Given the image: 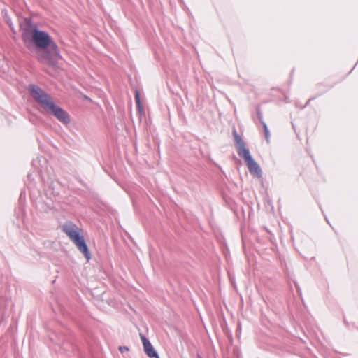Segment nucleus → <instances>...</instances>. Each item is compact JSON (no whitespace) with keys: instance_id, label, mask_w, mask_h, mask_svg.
Returning a JSON list of instances; mask_svg holds the SVG:
<instances>
[{"instance_id":"nucleus-13","label":"nucleus","mask_w":358,"mask_h":358,"mask_svg":"<svg viewBox=\"0 0 358 358\" xmlns=\"http://www.w3.org/2000/svg\"><path fill=\"white\" fill-rule=\"evenodd\" d=\"M198 358H202V357H201L200 356H198Z\"/></svg>"},{"instance_id":"nucleus-7","label":"nucleus","mask_w":358,"mask_h":358,"mask_svg":"<svg viewBox=\"0 0 358 358\" xmlns=\"http://www.w3.org/2000/svg\"><path fill=\"white\" fill-rule=\"evenodd\" d=\"M135 101L136 103L137 108L139 111L142 109L141 99H140V94L138 90H136L135 92Z\"/></svg>"},{"instance_id":"nucleus-5","label":"nucleus","mask_w":358,"mask_h":358,"mask_svg":"<svg viewBox=\"0 0 358 358\" xmlns=\"http://www.w3.org/2000/svg\"><path fill=\"white\" fill-rule=\"evenodd\" d=\"M233 136L236 144L237 152L239 156L245 154V152H249V149L245 147V143L241 137L238 134L236 130L233 131Z\"/></svg>"},{"instance_id":"nucleus-1","label":"nucleus","mask_w":358,"mask_h":358,"mask_svg":"<svg viewBox=\"0 0 358 358\" xmlns=\"http://www.w3.org/2000/svg\"><path fill=\"white\" fill-rule=\"evenodd\" d=\"M25 21L27 27H21V37L25 47L29 50L36 49V57L40 63L56 66L62 58L56 42L47 31L32 24L30 19H25Z\"/></svg>"},{"instance_id":"nucleus-3","label":"nucleus","mask_w":358,"mask_h":358,"mask_svg":"<svg viewBox=\"0 0 358 358\" xmlns=\"http://www.w3.org/2000/svg\"><path fill=\"white\" fill-rule=\"evenodd\" d=\"M63 231L69 237L76 245L79 251L89 261L91 259V253L86 243L85 239L80 232V229L75 224L69 223L63 225Z\"/></svg>"},{"instance_id":"nucleus-9","label":"nucleus","mask_w":358,"mask_h":358,"mask_svg":"<svg viewBox=\"0 0 358 358\" xmlns=\"http://www.w3.org/2000/svg\"><path fill=\"white\" fill-rule=\"evenodd\" d=\"M257 116L259 121L260 122V123L262 124L264 123H266L263 120V114L262 113L260 108H257Z\"/></svg>"},{"instance_id":"nucleus-10","label":"nucleus","mask_w":358,"mask_h":358,"mask_svg":"<svg viewBox=\"0 0 358 358\" xmlns=\"http://www.w3.org/2000/svg\"><path fill=\"white\" fill-rule=\"evenodd\" d=\"M118 349L121 353H124V352L129 350V348L127 346H120Z\"/></svg>"},{"instance_id":"nucleus-11","label":"nucleus","mask_w":358,"mask_h":358,"mask_svg":"<svg viewBox=\"0 0 358 358\" xmlns=\"http://www.w3.org/2000/svg\"><path fill=\"white\" fill-rule=\"evenodd\" d=\"M313 99H309L306 103V105L309 103V102L312 100Z\"/></svg>"},{"instance_id":"nucleus-6","label":"nucleus","mask_w":358,"mask_h":358,"mask_svg":"<svg viewBox=\"0 0 358 358\" xmlns=\"http://www.w3.org/2000/svg\"><path fill=\"white\" fill-rule=\"evenodd\" d=\"M143 345V348L145 354L150 358L152 357H159L157 352L154 349L152 345L147 338V337H141Z\"/></svg>"},{"instance_id":"nucleus-2","label":"nucleus","mask_w":358,"mask_h":358,"mask_svg":"<svg viewBox=\"0 0 358 358\" xmlns=\"http://www.w3.org/2000/svg\"><path fill=\"white\" fill-rule=\"evenodd\" d=\"M27 90L34 100L41 106L48 115L54 116L59 122L64 125L71 122L69 113L62 108L57 106L53 99L45 90L35 84H30Z\"/></svg>"},{"instance_id":"nucleus-8","label":"nucleus","mask_w":358,"mask_h":358,"mask_svg":"<svg viewBox=\"0 0 358 358\" xmlns=\"http://www.w3.org/2000/svg\"><path fill=\"white\" fill-rule=\"evenodd\" d=\"M263 128H264V132L265 135V138L266 139L267 142H268L269 137H270V132L268 130V128L267 127V124L266 123L262 124Z\"/></svg>"},{"instance_id":"nucleus-12","label":"nucleus","mask_w":358,"mask_h":358,"mask_svg":"<svg viewBox=\"0 0 358 358\" xmlns=\"http://www.w3.org/2000/svg\"><path fill=\"white\" fill-rule=\"evenodd\" d=\"M139 336H143V335L141 333H140V334H139Z\"/></svg>"},{"instance_id":"nucleus-14","label":"nucleus","mask_w":358,"mask_h":358,"mask_svg":"<svg viewBox=\"0 0 358 358\" xmlns=\"http://www.w3.org/2000/svg\"><path fill=\"white\" fill-rule=\"evenodd\" d=\"M157 358H159V357H157Z\"/></svg>"},{"instance_id":"nucleus-4","label":"nucleus","mask_w":358,"mask_h":358,"mask_svg":"<svg viewBox=\"0 0 358 358\" xmlns=\"http://www.w3.org/2000/svg\"><path fill=\"white\" fill-rule=\"evenodd\" d=\"M242 157L245 163L246 164L250 173L257 178H260L262 176V171L259 165L255 161L249 152H245V154L240 156Z\"/></svg>"}]
</instances>
